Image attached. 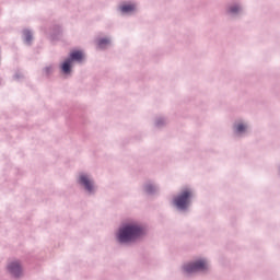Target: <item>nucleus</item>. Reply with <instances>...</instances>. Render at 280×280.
<instances>
[{"label":"nucleus","instance_id":"nucleus-1","mask_svg":"<svg viewBox=\"0 0 280 280\" xmlns=\"http://www.w3.org/2000/svg\"><path fill=\"white\" fill-rule=\"evenodd\" d=\"M143 235V230L139 224L131 223L122 226L118 233V240L121 244H126L128 242H135V240H139Z\"/></svg>","mask_w":280,"mask_h":280},{"label":"nucleus","instance_id":"nucleus-2","mask_svg":"<svg viewBox=\"0 0 280 280\" xmlns=\"http://www.w3.org/2000/svg\"><path fill=\"white\" fill-rule=\"evenodd\" d=\"M191 190L185 189L179 196L175 198L174 205H176L178 209H187L189 206V198H191Z\"/></svg>","mask_w":280,"mask_h":280},{"label":"nucleus","instance_id":"nucleus-3","mask_svg":"<svg viewBox=\"0 0 280 280\" xmlns=\"http://www.w3.org/2000/svg\"><path fill=\"white\" fill-rule=\"evenodd\" d=\"M209 265H207V260H198L197 262L185 265L184 270L185 272H198V270H207Z\"/></svg>","mask_w":280,"mask_h":280},{"label":"nucleus","instance_id":"nucleus-4","mask_svg":"<svg viewBox=\"0 0 280 280\" xmlns=\"http://www.w3.org/2000/svg\"><path fill=\"white\" fill-rule=\"evenodd\" d=\"M9 272L13 275V277H20L21 276V264L19 261L11 262L8 266Z\"/></svg>","mask_w":280,"mask_h":280},{"label":"nucleus","instance_id":"nucleus-5","mask_svg":"<svg viewBox=\"0 0 280 280\" xmlns=\"http://www.w3.org/2000/svg\"><path fill=\"white\" fill-rule=\"evenodd\" d=\"M79 179L81 185H83L85 189H88V191H91L93 189V182H91V179H89L86 175H81Z\"/></svg>","mask_w":280,"mask_h":280},{"label":"nucleus","instance_id":"nucleus-6","mask_svg":"<svg viewBox=\"0 0 280 280\" xmlns=\"http://www.w3.org/2000/svg\"><path fill=\"white\" fill-rule=\"evenodd\" d=\"M82 58H84V54L80 50H75V51H72L70 54V60H82Z\"/></svg>","mask_w":280,"mask_h":280},{"label":"nucleus","instance_id":"nucleus-7","mask_svg":"<svg viewBox=\"0 0 280 280\" xmlns=\"http://www.w3.org/2000/svg\"><path fill=\"white\" fill-rule=\"evenodd\" d=\"M63 73H70L71 72V59H68L63 62L61 67Z\"/></svg>","mask_w":280,"mask_h":280},{"label":"nucleus","instance_id":"nucleus-8","mask_svg":"<svg viewBox=\"0 0 280 280\" xmlns=\"http://www.w3.org/2000/svg\"><path fill=\"white\" fill-rule=\"evenodd\" d=\"M136 9L135 4H124L120 7L121 12H133V10Z\"/></svg>","mask_w":280,"mask_h":280},{"label":"nucleus","instance_id":"nucleus-9","mask_svg":"<svg viewBox=\"0 0 280 280\" xmlns=\"http://www.w3.org/2000/svg\"><path fill=\"white\" fill-rule=\"evenodd\" d=\"M109 44H110V39H106V38L100 39V42H98V47H100L101 49H104V47H106V45H109Z\"/></svg>","mask_w":280,"mask_h":280},{"label":"nucleus","instance_id":"nucleus-10","mask_svg":"<svg viewBox=\"0 0 280 280\" xmlns=\"http://www.w3.org/2000/svg\"><path fill=\"white\" fill-rule=\"evenodd\" d=\"M24 36L26 43H32V33L30 31H25Z\"/></svg>","mask_w":280,"mask_h":280},{"label":"nucleus","instance_id":"nucleus-11","mask_svg":"<svg viewBox=\"0 0 280 280\" xmlns=\"http://www.w3.org/2000/svg\"><path fill=\"white\" fill-rule=\"evenodd\" d=\"M236 130H237V132H244V130H246V127L241 124V125L236 126Z\"/></svg>","mask_w":280,"mask_h":280},{"label":"nucleus","instance_id":"nucleus-12","mask_svg":"<svg viewBox=\"0 0 280 280\" xmlns=\"http://www.w3.org/2000/svg\"><path fill=\"white\" fill-rule=\"evenodd\" d=\"M240 11V7H232L231 9H230V12L232 13V14H235V12H238Z\"/></svg>","mask_w":280,"mask_h":280},{"label":"nucleus","instance_id":"nucleus-13","mask_svg":"<svg viewBox=\"0 0 280 280\" xmlns=\"http://www.w3.org/2000/svg\"><path fill=\"white\" fill-rule=\"evenodd\" d=\"M148 191H150V188H148Z\"/></svg>","mask_w":280,"mask_h":280}]
</instances>
